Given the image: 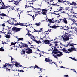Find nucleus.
<instances>
[{"mask_svg":"<svg viewBox=\"0 0 77 77\" xmlns=\"http://www.w3.org/2000/svg\"><path fill=\"white\" fill-rule=\"evenodd\" d=\"M51 28H52V29H56V26L55 25H53L51 26Z\"/></svg>","mask_w":77,"mask_h":77,"instance_id":"nucleus-37","label":"nucleus"},{"mask_svg":"<svg viewBox=\"0 0 77 77\" xmlns=\"http://www.w3.org/2000/svg\"><path fill=\"white\" fill-rule=\"evenodd\" d=\"M30 32H31V31H30L29 30H28V33L27 34H30Z\"/></svg>","mask_w":77,"mask_h":77,"instance_id":"nucleus-47","label":"nucleus"},{"mask_svg":"<svg viewBox=\"0 0 77 77\" xmlns=\"http://www.w3.org/2000/svg\"><path fill=\"white\" fill-rule=\"evenodd\" d=\"M21 28L13 27L12 29V30L13 32H20L21 30Z\"/></svg>","mask_w":77,"mask_h":77,"instance_id":"nucleus-2","label":"nucleus"},{"mask_svg":"<svg viewBox=\"0 0 77 77\" xmlns=\"http://www.w3.org/2000/svg\"><path fill=\"white\" fill-rule=\"evenodd\" d=\"M50 42V41H49L48 40H46L43 41V43L45 44H48Z\"/></svg>","mask_w":77,"mask_h":77,"instance_id":"nucleus-12","label":"nucleus"},{"mask_svg":"<svg viewBox=\"0 0 77 77\" xmlns=\"http://www.w3.org/2000/svg\"><path fill=\"white\" fill-rule=\"evenodd\" d=\"M42 12H47V10L45 9H42Z\"/></svg>","mask_w":77,"mask_h":77,"instance_id":"nucleus-29","label":"nucleus"},{"mask_svg":"<svg viewBox=\"0 0 77 77\" xmlns=\"http://www.w3.org/2000/svg\"><path fill=\"white\" fill-rule=\"evenodd\" d=\"M25 53H26V52H25V51H24V49H22V51L21 54H24Z\"/></svg>","mask_w":77,"mask_h":77,"instance_id":"nucleus-24","label":"nucleus"},{"mask_svg":"<svg viewBox=\"0 0 77 77\" xmlns=\"http://www.w3.org/2000/svg\"><path fill=\"white\" fill-rule=\"evenodd\" d=\"M60 27V26H55V28L56 29V28H57V27Z\"/></svg>","mask_w":77,"mask_h":77,"instance_id":"nucleus-58","label":"nucleus"},{"mask_svg":"<svg viewBox=\"0 0 77 77\" xmlns=\"http://www.w3.org/2000/svg\"><path fill=\"white\" fill-rule=\"evenodd\" d=\"M56 46H57V43H55V47H56Z\"/></svg>","mask_w":77,"mask_h":77,"instance_id":"nucleus-59","label":"nucleus"},{"mask_svg":"<svg viewBox=\"0 0 77 77\" xmlns=\"http://www.w3.org/2000/svg\"><path fill=\"white\" fill-rule=\"evenodd\" d=\"M19 72H24V70H18Z\"/></svg>","mask_w":77,"mask_h":77,"instance_id":"nucleus-41","label":"nucleus"},{"mask_svg":"<svg viewBox=\"0 0 77 77\" xmlns=\"http://www.w3.org/2000/svg\"><path fill=\"white\" fill-rule=\"evenodd\" d=\"M41 32V30L38 31V30H35L34 31V32Z\"/></svg>","mask_w":77,"mask_h":77,"instance_id":"nucleus-39","label":"nucleus"},{"mask_svg":"<svg viewBox=\"0 0 77 77\" xmlns=\"http://www.w3.org/2000/svg\"><path fill=\"white\" fill-rule=\"evenodd\" d=\"M17 39H18L17 41H20L21 40H23V39H24V38H18Z\"/></svg>","mask_w":77,"mask_h":77,"instance_id":"nucleus-28","label":"nucleus"},{"mask_svg":"<svg viewBox=\"0 0 77 77\" xmlns=\"http://www.w3.org/2000/svg\"><path fill=\"white\" fill-rule=\"evenodd\" d=\"M28 5H25V8H26V7H27V8H29V7H32V5H33V3H28Z\"/></svg>","mask_w":77,"mask_h":77,"instance_id":"nucleus-11","label":"nucleus"},{"mask_svg":"<svg viewBox=\"0 0 77 77\" xmlns=\"http://www.w3.org/2000/svg\"><path fill=\"white\" fill-rule=\"evenodd\" d=\"M16 43H14L12 42L11 43V45H15Z\"/></svg>","mask_w":77,"mask_h":77,"instance_id":"nucleus-42","label":"nucleus"},{"mask_svg":"<svg viewBox=\"0 0 77 77\" xmlns=\"http://www.w3.org/2000/svg\"><path fill=\"white\" fill-rule=\"evenodd\" d=\"M26 35L27 36V35H28V36L30 37V38H31V39H33V38H34V36H33V35H32V34H26Z\"/></svg>","mask_w":77,"mask_h":77,"instance_id":"nucleus-13","label":"nucleus"},{"mask_svg":"<svg viewBox=\"0 0 77 77\" xmlns=\"http://www.w3.org/2000/svg\"><path fill=\"white\" fill-rule=\"evenodd\" d=\"M76 49L74 48V47H71L69 49L67 50L65 49V48H63L61 50L63 51V52L65 53H71V52H72L73 51H76Z\"/></svg>","mask_w":77,"mask_h":77,"instance_id":"nucleus-1","label":"nucleus"},{"mask_svg":"<svg viewBox=\"0 0 77 77\" xmlns=\"http://www.w3.org/2000/svg\"><path fill=\"white\" fill-rule=\"evenodd\" d=\"M1 15L2 17H9V16L8 15L7 16L6 14H5L4 13H2L1 14H0V16Z\"/></svg>","mask_w":77,"mask_h":77,"instance_id":"nucleus-17","label":"nucleus"},{"mask_svg":"<svg viewBox=\"0 0 77 77\" xmlns=\"http://www.w3.org/2000/svg\"><path fill=\"white\" fill-rule=\"evenodd\" d=\"M55 48H54V50H53L52 51V53L54 54H57V53H59V52H58V51H58L59 50H58V49H57L55 47Z\"/></svg>","mask_w":77,"mask_h":77,"instance_id":"nucleus-6","label":"nucleus"},{"mask_svg":"<svg viewBox=\"0 0 77 77\" xmlns=\"http://www.w3.org/2000/svg\"><path fill=\"white\" fill-rule=\"evenodd\" d=\"M3 48V47H1V48H0V51H4L5 50L4 49L2 48Z\"/></svg>","mask_w":77,"mask_h":77,"instance_id":"nucleus-26","label":"nucleus"},{"mask_svg":"<svg viewBox=\"0 0 77 77\" xmlns=\"http://www.w3.org/2000/svg\"><path fill=\"white\" fill-rule=\"evenodd\" d=\"M73 60H74L75 61H77V59H75V58H73Z\"/></svg>","mask_w":77,"mask_h":77,"instance_id":"nucleus-53","label":"nucleus"},{"mask_svg":"<svg viewBox=\"0 0 77 77\" xmlns=\"http://www.w3.org/2000/svg\"><path fill=\"white\" fill-rule=\"evenodd\" d=\"M11 21V20H7V22H6V23H7H7H8L10 24H11V23H11H11H12V22H11V21Z\"/></svg>","mask_w":77,"mask_h":77,"instance_id":"nucleus-34","label":"nucleus"},{"mask_svg":"<svg viewBox=\"0 0 77 77\" xmlns=\"http://www.w3.org/2000/svg\"><path fill=\"white\" fill-rule=\"evenodd\" d=\"M34 69H35V68H39L40 69V68L38 66L36 65V64H35V67L34 66Z\"/></svg>","mask_w":77,"mask_h":77,"instance_id":"nucleus-23","label":"nucleus"},{"mask_svg":"<svg viewBox=\"0 0 77 77\" xmlns=\"http://www.w3.org/2000/svg\"><path fill=\"white\" fill-rule=\"evenodd\" d=\"M1 33H3L4 34H5V33H6V32H1Z\"/></svg>","mask_w":77,"mask_h":77,"instance_id":"nucleus-56","label":"nucleus"},{"mask_svg":"<svg viewBox=\"0 0 77 77\" xmlns=\"http://www.w3.org/2000/svg\"><path fill=\"white\" fill-rule=\"evenodd\" d=\"M10 7V6H6L5 5H4V8H5V9H7V8H9Z\"/></svg>","mask_w":77,"mask_h":77,"instance_id":"nucleus-30","label":"nucleus"},{"mask_svg":"<svg viewBox=\"0 0 77 77\" xmlns=\"http://www.w3.org/2000/svg\"><path fill=\"white\" fill-rule=\"evenodd\" d=\"M45 61L47 62H48L50 61V60L49 58H45Z\"/></svg>","mask_w":77,"mask_h":77,"instance_id":"nucleus-22","label":"nucleus"},{"mask_svg":"<svg viewBox=\"0 0 77 77\" xmlns=\"http://www.w3.org/2000/svg\"><path fill=\"white\" fill-rule=\"evenodd\" d=\"M4 23L2 24V26H3V27H5V24H4Z\"/></svg>","mask_w":77,"mask_h":77,"instance_id":"nucleus-62","label":"nucleus"},{"mask_svg":"<svg viewBox=\"0 0 77 77\" xmlns=\"http://www.w3.org/2000/svg\"><path fill=\"white\" fill-rule=\"evenodd\" d=\"M33 41H35V42H36V43H37V44H39L40 43H41V42L37 41V40H34Z\"/></svg>","mask_w":77,"mask_h":77,"instance_id":"nucleus-19","label":"nucleus"},{"mask_svg":"<svg viewBox=\"0 0 77 77\" xmlns=\"http://www.w3.org/2000/svg\"><path fill=\"white\" fill-rule=\"evenodd\" d=\"M34 15H33V16H32V18H33V20H34Z\"/></svg>","mask_w":77,"mask_h":77,"instance_id":"nucleus-57","label":"nucleus"},{"mask_svg":"<svg viewBox=\"0 0 77 77\" xmlns=\"http://www.w3.org/2000/svg\"><path fill=\"white\" fill-rule=\"evenodd\" d=\"M35 25H36L37 26H40V24H39V23H36L35 24Z\"/></svg>","mask_w":77,"mask_h":77,"instance_id":"nucleus-43","label":"nucleus"},{"mask_svg":"<svg viewBox=\"0 0 77 77\" xmlns=\"http://www.w3.org/2000/svg\"><path fill=\"white\" fill-rule=\"evenodd\" d=\"M67 18H64L63 20V22H64L65 24H68V21H67Z\"/></svg>","mask_w":77,"mask_h":77,"instance_id":"nucleus-14","label":"nucleus"},{"mask_svg":"<svg viewBox=\"0 0 77 77\" xmlns=\"http://www.w3.org/2000/svg\"><path fill=\"white\" fill-rule=\"evenodd\" d=\"M63 20V19H59L57 20H55V21H54V22H57V23L58 24H59L60 23V22H61V21L62 20ZM57 21H58V22H57Z\"/></svg>","mask_w":77,"mask_h":77,"instance_id":"nucleus-16","label":"nucleus"},{"mask_svg":"<svg viewBox=\"0 0 77 77\" xmlns=\"http://www.w3.org/2000/svg\"><path fill=\"white\" fill-rule=\"evenodd\" d=\"M32 8H33V9H34L35 10H41V8H36L34 7H33V6H32Z\"/></svg>","mask_w":77,"mask_h":77,"instance_id":"nucleus-25","label":"nucleus"},{"mask_svg":"<svg viewBox=\"0 0 77 77\" xmlns=\"http://www.w3.org/2000/svg\"><path fill=\"white\" fill-rule=\"evenodd\" d=\"M25 50L26 51V53L27 54H30L32 53V52H33L32 50L29 48H26Z\"/></svg>","mask_w":77,"mask_h":77,"instance_id":"nucleus-3","label":"nucleus"},{"mask_svg":"<svg viewBox=\"0 0 77 77\" xmlns=\"http://www.w3.org/2000/svg\"><path fill=\"white\" fill-rule=\"evenodd\" d=\"M23 25H21L22 26H27V25H24V24L22 23Z\"/></svg>","mask_w":77,"mask_h":77,"instance_id":"nucleus-50","label":"nucleus"},{"mask_svg":"<svg viewBox=\"0 0 77 77\" xmlns=\"http://www.w3.org/2000/svg\"><path fill=\"white\" fill-rule=\"evenodd\" d=\"M2 7H1L0 8V9H5V7H4V5L3 6V5H2Z\"/></svg>","mask_w":77,"mask_h":77,"instance_id":"nucleus-35","label":"nucleus"},{"mask_svg":"<svg viewBox=\"0 0 77 77\" xmlns=\"http://www.w3.org/2000/svg\"><path fill=\"white\" fill-rule=\"evenodd\" d=\"M68 45H69V46H70V45H71V43L70 42L68 43Z\"/></svg>","mask_w":77,"mask_h":77,"instance_id":"nucleus-52","label":"nucleus"},{"mask_svg":"<svg viewBox=\"0 0 77 77\" xmlns=\"http://www.w3.org/2000/svg\"><path fill=\"white\" fill-rule=\"evenodd\" d=\"M58 53H57V54H56V56L57 57H60L61 56H62L63 55V54H62V53L60 51H58ZM57 53H60V54H58Z\"/></svg>","mask_w":77,"mask_h":77,"instance_id":"nucleus-8","label":"nucleus"},{"mask_svg":"<svg viewBox=\"0 0 77 77\" xmlns=\"http://www.w3.org/2000/svg\"><path fill=\"white\" fill-rule=\"evenodd\" d=\"M72 21H73V22L74 23H75V24L77 25V23H75V22H76V21H77L75 20H74V19H73L72 20Z\"/></svg>","mask_w":77,"mask_h":77,"instance_id":"nucleus-32","label":"nucleus"},{"mask_svg":"<svg viewBox=\"0 0 77 77\" xmlns=\"http://www.w3.org/2000/svg\"><path fill=\"white\" fill-rule=\"evenodd\" d=\"M67 27L66 26H64L63 27V29H64V30H66V29H67Z\"/></svg>","mask_w":77,"mask_h":77,"instance_id":"nucleus-33","label":"nucleus"},{"mask_svg":"<svg viewBox=\"0 0 77 77\" xmlns=\"http://www.w3.org/2000/svg\"><path fill=\"white\" fill-rule=\"evenodd\" d=\"M53 63H54V64H55V65H57L56 64V62H54V61Z\"/></svg>","mask_w":77,"mask_h":77,"instance_id":"nucleus-61","label":"nucleus"},{"mask_svg":"<svg viewBox=\"0 0 77 77\" xmlns=\"http://www.w3.org/2000/svg\"><path fill=\"white\" fill-rule=\"evenodd\" d=\"M21 44H22V45L20 46L22 47H25L26 48H27V47H28V45L27 44H25L24 43H23L21 42Z\"/></svg>","mask_w":77,"mask_h":77,"instance_id":"nucleus-10","label":"nucleus"},{"mask_svg":"<svg viewBox=\"0 0 77 77\" xmlns=\"http://www.w3.org/2000/svg\"><path fill=\"white\" fill-rule=\"evenodd\" d=\"M74 45H77L76 44H74V43L71 44H70V46L71 47H73Z\"/></svg>","mask_w":77,"mask_h":77,"instance_id":"nucleus-36","label":"nucleus"},{"mask_svg":"<svg viewBox=\"0 0 77 77\" xmlns=\"http://www.w3.org/2000/svg\"><path fill=\"white\" fill-rule=\"evenodd\" d=\"M48 21L49 23H51L52 21V20L51 19H48Z\"/></svg>","mask_w":77,"mask_h":77,"instance_id":"nucleus-38","label":"nucleus"},{"mask_svg":"<svg viewBox=\"0 0 77 77\" xmlns=\"http://www.w3.org/2000/svg\"><path fill=\"white\" fill-rule=\"evenodd\" d=\"M12 65L13 64H7V66H12Z\"/></svg>","mask_w":77,"mask_h":77,"instance_id":"nucleus-44","label":"nucleus"},{"mask_svg":"<svg viewBox=\"0 0 77 77\" xmlns=\"http://www.w3.org/2000/svg\"><path fill=\"white\" fill-rule=\"evenodd\" d=\"M57 0L58 1V2H59V3H62L64 4H65V3H64V2H66H66H68V3H69V2L68 1H63V0Z\"/></svg>","mask_w":77,"mask_h":77,"instance_id":"nucleus-9","label":"nucleus"},{"mask_svg":"<svg viewBox=\"0 0 77 77\" xmlns=\"http://www.w3.org/2000/svg\"><path fill=\"white\" fill-rule=\"evenodd\" d=\"M54 43H58V42H53Z\"/></svg>","mask_w":77,"mask_h":77,"instance_id":"nucleus-64","label":"nucleus"},{"mask_svg":"<svg viewBox=\"0 0 77 77\" xmlns=\"http://www.w3.org/2000/svg\"><path fill=\"white\" fill-rule=\"evenodd\" d=\"M39 30H41V31H42V29H43V28H41L39 29Z\"/></svg>","mask_w":77,"mask_h":77,"instance_id":"nucleus-60","label":"nucleus"},{"mask_svg":"<svg viewBox=\"0 0 77 77\" xmlns=\"http://www.w3.org/2000/svg\"><path fill=\"white\" fill-rule=\"evenodd\" d=\"M5 35H5V37L6 38H7L8 39H9V38H10V35H8V34H5Z\"/></svg>","mask_w":77,"mask_h":77,"instance_id":"nucleus-20","label":"nucleus"},{"mask_svg":"<svg viewBox=\"0 0 77 77\" xmlns=\"http://www.w3.org/2000/svg\"><path fill=\"white\" fill-rule=\"evenodd\" d=\"M15 66H16V67H17V68H19V67H20V68L23 67L24 68H26V67H23V66L22 65L20 64V63H16Z\"/></svg>","mask_w":77,"mask_h":77,"instance_id":"nucleus-5","label":"nucleus"},{"mask_svg":"<svg viewBox=\"0 0 77 77\" xmlns=\"http://www.w3.org/2000/svg\"><path fill=\"white\" fill-rule=\"evenodd\" d=\"M17 2L18 1H17L16 0H13L12 1L11 0L9 1V3H11V2H13V3H14V4L15 5H19L20 3L18 2Z\"/></svg>","mask_w":77,"mask_h":77,"instance_id":"nucleus-4","label":"nucleus"},{"mask_svg":"<svg viewBox=\"0 0 77 77\" xmlns=\"http://www.w3.org/2000/svg\"><path fill=\"white\" fill-rule=\"evenodd\" d=\"M6 71H10V70H11V69H8V68H6Z\"/></svg>","mask_w":77,"mask_h":77,"instance_id":"nucleus-45","label":"nucleus"},{"mask_svg":"<svg viewBox=\"0 0 77 77\" xmlns=\"http://www.w3.org/2000/svg\"><path fill=\"white\" fill-rule=\"evenodd\" d=\"M50 9H53V8H52V7L51 6V5H50Z\"/></svg>","mask_w":77,"mask_h":77,"instance_id":"nucleus-54","label":"nucleus"},{"mask_svg":"<svg viewBox=\"0 0 77 77\" xmlns=\"http://www.w3.org/2000/svg\"><path fill=\"white\" fill-rule=\"evenodd\" d=\"M48 44H49V46H51L52 45V44L50 43V42Z\"/></svg>","mask_w":77,"mask_h":77,"instance_id":"nucleus-48","label":"nucleus"},{"mask_svg":"<svg viewBox=\"0 0 77 77\" xmlns=\"http://www.w3.org/2000/svg\"><path fill=\"white\" fill-rule=\"evenodd\" d=\"M2 67V68H6V66H7V67H8V65H7V64H5Z\"/></svg>","mask_w":77,"mask_h":77,"instance_id":"nucleus-31","label":"nucleus"},{"mask_svg":"<svg viewBox=\"0 0 77 77\" xmlns=\"http://www.w3.org/2000/svg\"><path fill=\"white\" fill-rule=\"evenodd\" d=\"M49 5H53V6H56V4H50Z\"/></svg>","mask_w":77,"mask_h":77,"instance_id":"nucleus-46","label":"nucleus"},{"mask_svg":"<svg viewBox=\"0 0 77 77\" xmlns=\"http://www.w3.org/2000/svg\"><path fill=\"white\" fill-rule=\"evenodd\" d=\"M30 68H34V66H31V67H30Z\"/></svg>","mask_w":77,"mask_h":77,"instance_id":"nucleus-63","label":"nucleus"},{"mask_svg":"<svg viewBox=\"0 0 77 77\" xmlns=\"http://www.w3.org/2000/svg\"><path fill=\"white\" fill-rule=\"evenodd\" d=\"M33 12V11H32V10L30 11H27V13L28 14H29V12Z\"/></svg>","mask_w":77,"mask_h":77,"instance_id":"nucleus-49","label":"nucleus"},{"mask_svg":"<svg viewBox=\"0 0 77 77\" xmlns=\"http://www.w3.org/2000/svg\"><path fill=\"white\" fill-rule=\"evenodd\" d=\"M64 77H68V75H64Z\"/></svg>","mask_w":77,"mask_h":77,"instance_id":"nucleus-51","label":"nucleus"},{"mask_svg":"<svg viewBox=\"0 0 77 77\" xmlns=\"http://www.w3.org/2000/svg\"><path fill=\"white\" fill-rule=\"evenodd\" d=\"M64 36L69 37V35H68V33H66L65 32V35H64Z\"/></svg>","mask_w":77,"mask_h":77,"instance_id":"nucleus-21","label":"nucleus"},{"mask_svg":"<svg viewBox=\"0 0 77 77\" xmlns=\"http://www.w3.org/2000/svg\"><path fill=\"white\" fill-rule=\"evenodd\" d=\"M63 35H62V38L64 41H68L69 39V38L68 37L64 36Z\"/></svg>","mask_w":77,"mask_h":77,"instance_id":"nucleus-7","label":"nucleus"},{"mask_svg":"<svg viewBox=\"0 0 77 77\" xmlns=\"http://www.w3.org/2000/svg\"><path fill=\"white\" fill-rule=\"evenodd\" d=\"M16 26H23V24L20 22H19V23H16L15 24Z\"/></svg>","mask_w":77,"mask_h":77,"instance_id":"nucleus-18","label":"nucleus"},{"mask_svg":"<svg viewBox=\"0 0 77 77\" xmlns=\"http://www.w3.org/2000/svg\"><path fill=\"white\" fill-rule=\"evenodd\" d=\"M47 12H45L44 11H43V12H42V14L45 15H46L47 14Z\"/></svg>","mask_w":77,"mask_h":77,"instance_id":"nucleus-27","label":"nucleus"},{"mask_svg":"<svg viewBox=\"0 0 77 77\" xmlns=\"http://www.w3.org/2000/svg\"><path fill=\"white\" fill-rule=\"evenodd\" d=\"M70 5H74V6L75 7L77 5V3L74 1H73L72 3H70Z\"/></svg>","mask_w":77,"mask_h":77,"instance_id":"nucleus-15","label":"nucleus"},{"mask_svg":"<svg viewBox=\"0 0 77 77\" xmlns=\"http://www.w3.org/2000/svg\"><path fill=\"white\" fill-rule=\"evenodd\" d=\"M71 25H72V26H71V29H74V27H72V24Z\"/></svg>","mask_w":77,"mask_h":77,"instance_id":"nucleus-55","label":"nucleus"},{"mask_svg":"<svg viewBox=\"0 0 77 77\" xmlns=\"http://www.w3.org/2000/svg\"><path fill=\"white\" fill-rule=\"evenodd\" d=\"M53 56H54V58H57V57L56 56V55L53 54Z\"/></svg>","mask_w":77,"mask_h":77,"instance_id":"nucleus-40","label":"nucleus"}]
</instances>
